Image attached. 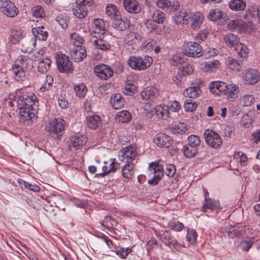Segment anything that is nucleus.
Returning a JSON list of instances; mask_svg holds the SVG:
<instances>
[{"mask_svg":"<svg viewBox=\"0 0 260 260\" xmlns=\"http://www.w3.org/2000/svg\"><path fill=\"white\" fill-rule=\"evenodd\" d=\"M17 102L19 109V121L23 123L31 119L35 116L34 111L38 107V101L36 96L31 92H23L18 95Z\"/></svg>","mask_w":260,"mask_h":260,"instance_id":"1","label":"nucleus"},{"mask_svg":"<svg viewBox=\"0 0 260 260\" xmlns=\"http://www.w3.org/2000/svg\"><path fill=\"white\" fill-rule=\"evenodd\" d=\"M148 175L150 179L148 183L152 185H156L164 175V166L160 161L152 162L149 164L148 169Z\"/></svg>","mask_w":260,"mask_h":260,"instance_id":"2","label":"nucleus"},{"mask_svg":"<svg viewBox=\"0 0 260 260\" xmlns=\"http://www.w3.org/2000/svg\"><path fill=\"white\" fill-rule=\"evenodd\" d=\"M127 64L132 69L137 70H144L149 68L153 62L151 57L131 56L127 61Z\"/></svg>","mask_w":260,"mask_h":260,"instance_id":"3","label":"nucleus"},{"mask_svg":"<svg viewBox=\"0 0 260 260\" xmlns=\"http://www.w3.org/2000/svg\"><path fill=\"white\" fill-rule=\"evenodd\" d=\"M93 4L91 0H76V6L73 9V13L75 17L83 19L87 15L88 9Z\"/></svg>","mask_w":260,"mask_h":260,"instance_id":"4","label":"nucleus"},{"mask_svg":"<svg viewBox=\"0 0 260 260\" xmlns=\"http://www.w3.org/2000/svg\"><path fill=\"white\" fill-rule=\"evenodd\" d=\"M204 136L207 145L212 148H219L222 144V140L220 135L212 129H206L204 133Z\"/></svg>","mask_w":260,"mask_h":260,"instance_id":"5","label":"nucleus"},{"mask_svg":"<svg viewBox=\"0 0 260 260\" xmlns=\"http://www.w3.org/2000/svg\"><path fill=\"white\" fill-rule=\"evenodd\" d=\"M137 156V150L132 145L123 147L118 153V159L125 164H134Z\"/></svg>","mask_w":260,"mask_h":260,"instance_id":"6","label":"nucleus"},{"mask_svg":"<svg viewBox=\"0 0 260 260\" xmlns=\"http://www.w3.org/2000/svg\"><path fill=\"white\" fill-rule=\"evenodd\" d=\"M183 52L186 56L191 57H199L202 54V47L198 43L189 42L182 47Z\"/></svg>","mask_w":260,"mask_h":260,"instance_id":"7","label":"nucleus"},{"mask_svg":"<svg viewBox=\"0 0 260 260\" xmlns=\"http://www.w3.org/2000/svg\"><path fill=\"white\" fill-rule=\"evenodd\" d=\"M158 235L162 242L170 248L172 247L177 250H180L184 247L182 244L178 243L175 238L168 232L159 231Z\"/></svg>","mask_w":260,"mask_h":260,"instance_id":"8","label":"nucleus"},{"mask_svg":"<svg viewBox=\"0 0 260 260\" xmlns=\"http://www.w3.org/2000/svg\"><path fill=\"white\" fill-rule=\"evenodd\" d=\"M254 24L251 22H245L241 19L230 20L228 24V28L230 30H238L250 32L254 28Z\"/></svg>","mask_w":260,"mask_h":260,"instance_id":"9","label":"nucleus"},{"mask_svg":"<svg viewBox=\"0 0 260 260\" xmlns=\"http://www.w3.org/2000/svg\"><path fill=\"white\" fill-rule=\"evenodd\" d=\"M106 23L102 19H94L92 26L89 29L90 35L93 37H102L106 31Z\"/></svg>","mask_w":260,"mask_h":260,"instance_id":"10","label":"nucleus"},{"mask_svg":"<svg viewBox=\"0 0 260 260\" xmlns=\"http://www.w3.org/2000/svg\"><path fill=\"white\" fill-rule=\"evenodd\" d=\"M56 63L59 71L61 73H69L73 70L72 63L69 57L64 54H57Z\"/></svg>","mask_w":260,"mask_h":260,"instance_id":"11","label":"nucleus"},{"mask_svg":"<svg viewBox=\"0 0 260 260\" xmlns=\"http://www.w3.org/2000/svg\"><path fill=\"white\" fill-rule=\"evenodd\" d=\"M87 141L85 136H75L71 137L68 142V147L71 151H75L81 149Z\"/></svg>","mask_w":260,"mask_h":260,"instance_id":"12","label":"nucleus"},{"mask_svg":"<svg viewBox=\"0 0 260 260\" xmlns=\"http://www.w3.org/2000/svg\"><path fill=\"white\" fill-rule=\"evenodd\" d=\"M154 143L160 148H168L173 143V139L168 135L159 133L157 134L153 139Z\"/></svg>","mask_w":260,"mask_h":260,"instance_id":"13","label":"nucleus"},{"mask_svg":"<svg viewBox=\"0 0 260 260\" xmlns=\"http://www.w3.org/2000/svg\"><path fill=\"white\" fill-rule=\"evenodd\" d=\"M96 76L103 80H107L113 75V70L108 66L104 64L96 65L94 68Z\"/></svg>","mask_w":260,"mask_h":260,"instance_id":"14","label":"nucleus"},{"mask_svg":"<svg viewBox=\"0 0 260 260\" xmlns=\"http://www.w3.org/2000/svg\"><path fill=\"white\" fill-rule=\"evenodd\" d=\"M156 5L158 8L169 12H175L180 7L179 2L176 1L156 0Z\"/></svg>","mask_w":260,"mask_h":260,"instance_id":"15","label":"nucleus"},{"mask_svg":"<svg viewBox=\"0 0 260 260\" xmlns=\"http://www.w3.org/2000/svg\"><path fill=\"white\" fill-rule=\"evenodd\" d=\"M243 79L246 84L253 85L260 80L258 72L255 69H249L244 74Z\"/></svg>","mask_w":260,"mask_h":260,"instance_id":"16","label":"nucleus"},{"mask_svg":"<svg viewBox=\"0 0 260 260\" xmlns=\"http://www.w3.org/2000/svg\"><path fill=\"white\" fill-rule=\"evenodd\" d=\"M1 11L5 15L10 17L16 16L19 12L15 4L10 1L3 3L1 7Z\"/></svg>","mask_w":260,"mask_h":260,"instance_id":"17","label":"nucleus"},{"mask_svg":"<svg viewBox=\"0 0 260 260\" xmlns=\"http://www.w3.org/2000/svg\"><path fill=\"white\" fill-rule=\"evenodd\" d=\"M141 95L142 99L154 102L157 99L159 92L155 87L148 86L143 90Z\"/></svg>","mask_w":260,"mask_h":260,"instance_id":"18","label":"nucleus"},{"mask_svg":"<svg viewBox=\"0 0 260 260\" xmlns=\"http://www.w3.org/2000/svg\"><path fill=\"white\" fill-rule=\"evenodd\" d=\"M65 122L61 118H55L49 122L47 126V130L50 133L57 134L64 128Z\"/></svg>","mask_w":260,"mask_h":260,"instance_id":"19","label":"nucleus"},{"mask_svg":"<svg viewBox=\"0 0 260 260\" xmlns=\"http://www.w3.org/2000/svg\"><path fill=\"white\" fill-rule=\"evenodd\" d=\"M191 13L188 9H182L174 17L176 24H187L190 18Z\"/></svg>","mask_w":260,"mask_h":260,"instance_id":"20","label":"nucleus"},{"mask_svg":"<svg viewBox=\"0 0 260 260\" xmlns=\"http://www.w3.org/2000/svg\"><path fill=\"white\" fill-rule=\"evenodd\" d=\"M123 5L125 10L131 13L137 14L141 10V5L136 0H123Z\"/></svg>","mask_w":260,"mask_h":260,"instance_id":"21","label":"nucleus"},{"mask_svg":"<svg viewBox=\"0 0 260 260\" xmlns=\"http://www.w3.org/2000/svg\"><path fill=\"white\" fill-rule=\"evenodd\" d=\"M71 56L72 59L76 62H79L83 61L86 56V50L85 48L83 46H80L72 49L71 51Z\"/></svg>","mask_w":260,"mask_h":260,"instance_id":"22","label":"nucleus"},{"mask_svg":"<svg viewBox=\"0 0 260 260\" xmlns=\"http://www.w3.org/2000/svg\"><path fill=\"white\" fill-rule=\"evenodd\" d=\"M95 39L93 41V45L98 49L108 51L110 50L111 45L104 37H94Z\"/></svg>","mask_w":260,"mask_h":260,"instance_id":"23","label":"nucleus"},{"mask_svg":"<svg viewBox=\"0 0 260 260\" xmlns=\"http://www.w3.org/2000/svg\"><path fill=\"white\" fill-rule=\"evenodd\" d=\"M226 84L221 81H214L210 83L209 88L214 95H219L226 89Z\"/></svg>","mask_w":260,"mask_h":260,"instance_id":"24","label":"nucleus"},{"mask_svg":"<svg viewBox=\"0 0 260 260\" xmlns=\"http://www.w3.org/2000/svg\"><path fill=\"white\" fill-rule=\"evenodd\" d=\"M86 122L89 128L95 129L101 125L102 120L99 115L93 114L86 117Z\"/></svg>","mask_w":260,"mask_h":260,"instance_id":"25","label":"nucleus"},{"mask_svg":"<svg viewBox=\"0 0 260 260\" xmlns=\"http://www.w3.org/2000/svg\"><path fill=\"white\" fill-rule=\"evenodd\" d=\"M202 93V90L199 86H192L186 88L183 92L184 96L196 99L199 97Z\"/></svg>","mask_w":260,"mask_h":260,"instance_id":"26","label":"nucleus"},{"mask_svg":"<svg viewBox=\"0 0 260 260\" xmlns=\"http://www.w3.org/2000/svg\"><path fill=\"white\" fill-rule=\"evenodd\" d=\"M129 25V21L126 18H122L120 15L119 18L114 19L112 22V26L120 31L125 30Z\"/></svg>","mask_w":260,"mask_h":260,"instance_id":"27","label":"nucleus"},{"mask_svg":"<svg viewBox=\"0 0 260 260\" xmlns=\"http://www.w3.org/2000/svg\"><path fill=\"white\" fill-rule=\"evenodd\" d=\"M11 72L15 80L17 81L25 80L26 78L25 72L22 67L14 64L12 65Z\"/></svg>","mask_w":260,"mask_h":260,"instance_id":"28","label":"nucleus"},{"mask_svg":"<svg viewBox=\"0 0 260 260\" xmlns=\"http://www.w3.org/2000/svg\"><path fill=\"white\" fill-rule=\"evenodd\" d=\"M239 91V87L235 84H226V89L223 93L229 99L234 100Z\"/></svg>","mask_w":260,"mask_h":260,"instance_id":"29","label":"nucleus"},{"mask_svg":"<svg viewBox=\"0 0 260 260\" xmlns=\"http://www.w3.org/2000/svg\"><path fill=\"white\" fill-rule=\"evenodd\" d=\"M208 18L213 21L226 18L227 16L224 13L219 9H213L210 10L208 16Z\"/></svg>","mask_w":260,"mask_h":260,"instance_id":"30","label":"nucleus"},{"mask_svg":"<svg viewBox=\"0 0 260 260\" xmlns=\"http://www.w3.org/2000/svg\"><path fill=\"white\" fill-rule=\"evenodd\" d=\"M36 39L35 38L27 39L23 41L21 50L23 52L31 53L36 48Z\"/></svg>","mask_w":260,"mask_h":260,"instance_id":"31","label":"nucleus"},{"mask_svg":"<svg viewBox=\"0 0 260 260\" xmlns=\"http://www.w3.org/2000/svg\"><path fill=\"white\" fill-rule=\"evenodd\" d=\"M224 41L228 47L230 48L235 47L240 42V38L235 34L229 33L224 36Z\"/></svg>","mask_w":260,"mask_h":260,"instance_id":"32","label":"nucleus"},{"mask_svg":"<svg viewBox=\"0 0 260 260\" xmlns=\"http://www.w3.org/2000/svg\"><path fill=\"white\" fill-rule=\"evenodd\" d=\"M110 103L114 109H120L123 107L125 101L121 94L116 93L111 97Z\"/></svg>","mask_w":260,"mask_h":260,"instance_id":"33","label":"nucleus"},{"mask_svg":"<svg viewBox=\"0 0 260 260\" xmlns=\"http://www.w3.org/2000/svg\"><path fill=\"white\" fill-rule=\"evenodd\" d=\"M23 37L22 30L19 27H15L11 29L9 40L13 44H15L19 42Z\"/></svg>","mask_w":260,"mask_h":260,"instance_id":"34","label":"nucleus"},{"mask_svg":"<svg viewBox=\"0 0 260 260\" xmlns=\"http://www.w3.org/2000/svg\"><path fill=\"white\" fill-rule=\"evenodd\" d=\"M257 241L258 239L255 237H246L240 242L239 247L242 251L248 252L253 243Z\"/></svg>","mask_w":260,"mask_h":260,"instance_id":"35","label":"nucleus"},{"mask_svg":"<svg viewBox=\"0 0 260 260\" xmlns=\"http://www.w3.org/2000/svg\"><path fill=\"white\" fill-rule=\"evenodd\" d=\"M220 63L218 60L213 59L212 60H208L202 63L203 69L205 72H214L218 69L220 67Z\"/></svg>","mask_w":260,"mask_h":260,"instance_id":"36","label":"nucleus"},{"mask_svg":"<svg viewBox=\"0 0 260 260\" xmlns=\"http://www.w3.org/2000/svg\"><path fill=\"white\" fill-rule=\"evenodd\" d=\"M191 27L193 29H199L203 20V16L200 12H197L191 16Z\"/></svg>","mask_w":260,"mask_h":260,"instance_id":"37","label":"nucleus"},{"mask_svg":"<svg viewBox=\"0 0 260 260\" xmlns=\"http://www.w3.org/2000/svg\"><path fill=\"white\" fill-rule=\"evenodd\" d=\"M32 32L36 39L37 38L39 40L42 41H46L48 36V33L45 30L44 26L32 28Z\"/></svg>","mask_w":260,"mask_h":260,"instance_id":"38","label":"nucleus"},{"mask_svg":"<svg viewBox=\"0 0 260 260\" xmlns=\"http://www.w3.org/2000/svg\"><path fill=\"white\" fill-rule=\"evenodd\" d=\"M125 42L129 45L138 43L142 40L141 35L137 32H130L124 38Z\"/></svg>","mask_w":260,"mask_h":260,"instance_id":"39","label":"nucleus"},{"mask_svg":"<svg viewBox=\"0 0 260 260\" xmlns=\"http://www.w3.org/2000/svg\"><path fill=\"white\" fill-rule=\"evenodd\" d=\"M221 207L219 206V203L217 201H212L210 199H205V202L203 203L202 211L205 212L207 209L219 210Z\"/></svg>","mask_w":260,"mask_h":260,"instance_id":"40","label":"nucleus"},{"mask_svg":"<svg viewBox=\"0 0 260 260\" xmlns=\"http://www.w3.org/2000/svg\"><path fill=\"white\" fill-rule=\"evenodd\" d=\"M31 59L27 56L21 55L18 57L14 64L26 70L28 67L31 66Z\"/></svg>","mask_w":260,"mask_h":260,"instance_id":"41","label":"nucleus"},{"mask_svg":"<svg viewBox=\"0 0 260 260\" xmlns=\"http://www.w3.org/2000/svg\"><path fill=\"white\" fill-rule=\"evenodd\" d=\"M106 13L109 17L113 20L116 18H119L120 15V12L117 7L112 4H109L107 5Z\"/></svg>","mask_w":260,"mask_h":260,"instance_id":"42","label":"nucleus"},{"mask_svg":"<svg viewBox=\"0 0 260 260\" xmlns=\"http://www.w3.org/2000/svg\"><path fill=\"white\" fill-rule=\"evenodd\" d=\"M38 61H39L38 66L39 72L46 73L50 69L52 61L49 58L46 57L40 60L38 59Z\"/></svg>","mask_w":260,"mask_h":260,"instance_id":"43","label":"nucleus"},{"mask_svg":"<svg viewBox=\"0 0 260 260\" xmlns=\"http://www.w3.org/2000/svg\"><path fill=\"white\" fill-rule=\"evenodd\" d=\"M134 164H125L122 168L123 177L128 179H131L134 175Z\"/></svg>","mask_w":260,"mask_h":260,"instance_id":"44","label":"nucleus"},{"mask_svg":"<svg viewBox=\"0 0 260 260\" xmlns=\"http://www.w3.org/2000/svg\"><path fill=\"white\" fill-rule=\"evenodd\" d=\"M229 6L232 10L241 11L246 8V4L243 0H232L230 2Z\"/></svg>","mask_w":260,"mask_h":260,"instance_id":"45","label":"nucleus"},{"mask_svg":"<svg viewBox=\"0 0 260 260\" xmlns=\"http://www.w3.org/2000/svg\"><path fill=\"white\" fill-rule=\"evenodd\" d=\"M156 117L158 119H165L169 117V108L166 105H158L156 106Z\"/></svg>","mask_w":260,"mask_h":260,"instance_id":"46","label":"nucleus"},{"mask_svg":"<svg viewBox=\"0 0 260 260\" xmlns=\"http://www.w3.org/2000/svg\"><path fill=\"white\" fill-rule=\"evenodd\" d=\"M188 130L187 125L184 123L179 122L175 124L171 128V132L175 134H184Z\"/></svg>","mask_w":260,"mask_h":260,"instance_id":"47","label":"nucleus"},{"mask_svg":"<svg viewBox=\"0 0 260 260\" xmlns=\"http://www.w3.org/2000/svg\"><path fill=\"white\" fill-rule=\"evenodd\" d=\"M156 106L155 107L151 103L147 102L143 106L144 113L148 118H151L156 113Z\"/></svg>","mask_w":260,"mask_h":260,"instance_id":"48","label":"nucleus"},{"mask_svg":"<svg viewBox=\"0 0 260 260\" xmlns=\"http://www.w3.org/2000/svg\"><path fill=\"white\" fill-rule=\"evenodd\" d=\"M247 13L249 15H251L252 17L257 18L258 23L260 24V6L252 5L248 7Z\"/></svg>","mask_w":260,"mask_h":260,"instance_id":"49","label":"nucleus"},{"mask_svg":"<svg viewBox=\"0 0 260 260\" xmlns=\"http://www.w3.org/2000/svg\"><path fill=\"white\" fill-rule=\"evenodd\" d=\"M236 52L242 58L246 57L248 53L249 50L247 46L241 43H239L237 46L235 47Z\"/></svg>","mask_w":260,"mask_h":260,"instance_id":"50","label":"nucleus"},{"mask_svg":"<svg viewBox=\"0 0 260 260\" xmlns=\"http://www.w3.org/2000/svg\"><path fill=\"white\" fill-rule=\"evenodd\" d=\"M74 88L76 95L79 98H83L87 91V88L83 83L74 85Z\"/></svg>","mask_w":260,"mask_h":260,"instance_id":"51","label":"nucleus"},{"mask_svg":"<svg viewBox=\"0 0 260 260\" xmlns=\"http://www.w3.org/2000/svg\"><path fill=\"white\" fill-rule=\"evenodd\" d=\"M225 63L230 69L240 71L241 70V66L237 60L233 58L228 57L225 61Z\"/></svg>","mask_w":260,"mask_h":260,"instance_id":"52","label":"nucleus"},{"mask_svg":"<svg viewBox=\"0 0 260 260\" xmlns=\"http://www.w3.org/2000/svg\"><path fill=\"white\" fill-rule=\"evenodd\" d=\"M254 103V97L253 94H244L240 100V104L243 106H250Z\"/></svg>","mask_w":260,"mask_h":260,"instance_id":"53","label":"nucleus"},{"mask_svg":"<svg viewBox=\"0 0 260 260\" xmlns=\"http://www.w3.org/2000/svg\"><path fill=\"white\" fill-rule=\"evenodd\" d=\"M53 82V79L52 77L50 75H46L45 79L44 80L40 90L42 92H44L50 89L52 86Z\"/></svg>","mask_w":260,"mask_h":260,"instance_id":"54","label":"nucleus"},{"mask_svg":"<svg viewBox=\"0 0 260 260\" xmlns=\"http://www.w3.org/2000/svg\"><path fill=\"white\" fill-rule=\"evenodd\" d=\"M184 155L187 157H191L197 153V148L191 146L184 145L182 148Z\"/></svg>","mask_w":260,"mask_h":260,"instance_id":"55","label":"nucleus"},{"mask_svg":"<svg viewBox=\"0 0 260 260\" xmlns=\"http://www.w3.org/2000/svg\"><path fill=\"white\" fill-rule=\"evenodd\" d=\"M55 20L63 29H66L68 27L69 20L67 16L60 14L56 16Z\"/></svg>","mask_w":260,"mask_h":260,"instance_id":"56","label":"nucleus"},{"mask_svg":"<svg viewBox=\"0 0 260 260\" xmlns=\"http://www.w3.org/2000/svg\"><path fill=\"white\" fill-rule=\"evenodd\" d=\"M166 17L164 12L160 10H156L153 14L152 19L158 24L162 23L165 20Z\"/></svg>","mask_w":260,"mask_h":260,"instance_id":"57","label":"nucleus"},{"mask_svg":"<svg viewBox=\"0 0 260 260\" xmlns=\"http://www.w3.org/2000/svg\"><path fill=\"white\" fill-rule=\"evenodd\" d=\"M188 143L189 146L197 148L201 143L200 137L196 135H191L187 138Z\"/></svg>","mask_w":260,"mask_h":260,"instance_id":"58","label":"nucleus"},{"mask_svg":"<svg viewBox=\"0 0 260 260\" xmlns=\"http://www.w3.org/2000/svg\"><path fill=\"white\" fill-rule=\"evenodd\" d=\"M31 12L34 16L36 18H43L45 16V12L43 7L41 6H36L31 9Z\"/></svg>","mask_w":260,"mask_h":260,"instance_id":"59","label":"nucleus"},{"mask_svg":"<svg viewBox=\"0 0 260 260\" xmlns=\"http://www.w3.org/2000/svg\"><path fill=\"white\" fill-rule=\"evenodd\" d=\"M197 103L192 100H186L184 102V108L186 112H192L197 109Z\"/></svg>","mask_w":260,"mask_h":260,"instance_id":"60","label":"nucleus"},{"mask_svg":"<svg viewBox=\"0 0 260 260\" xmlns=\"http://www.w3.org/2000/svg\"><path fill=\"white\" fill-rule=\"evenodd\" d=\"M113 251H115L117 255L122 258H125L132 251L130 248H124L122 247L114 248V250H113Z\"/></svg>","mask_w":260,"mask_h":260,"instance_id":"61","label":"nucleus"},{"mask_svg":"<svg viewBox=\"0 0 260 260\" xmlns=\"http://www.w3.org/2000/svg\"><path fill=\"white\" fill-rule=\"evenodd\" d=\"M117 116L119 118V121L121 122H127L131 118V115L130 113L126 110H123L119 112L117 114Z\"/></svg>","mask_w":260,"mask_h":260,"instance_id":"62","label":"nucleus"},{"mask_svg":"<svg viewBox=\"0 0 260 260\" xmlns=\"http://www.w3.org/2000/svg\"><path fill=\"white\" fill-rule=\"evenodd\" d=\"M183 61V56L181 54H175L169 59L170 64L172 66H177Z\"/></svg>","mask_w":260,"mask_h":260,"instance_id":"63","label":"nucleus"},{"mask_svg":"<svg viewBox=\"0 0 260 260\" xmlns=\"http://www.w3.org/2000/svg\"><path fill=\"white\" fill-rule=\"evenodd\" d=\"M194 68L193 66L190 63H186L184 64L180 69V72L183 76L188 75L193 72Z\"/></svg>","mask_w":260,"mask_h":260,"instance_id":"64","label":"nucleus"}]
</instances>
